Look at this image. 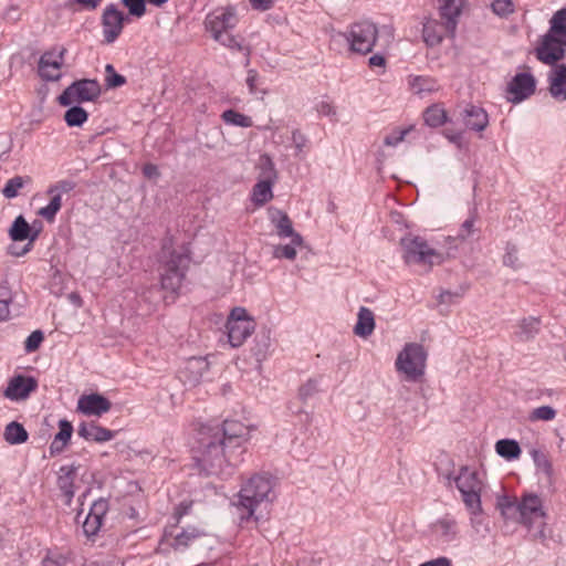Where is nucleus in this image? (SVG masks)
Returning a JSON list of instances; mask_svg holds the SVG:
<instances>
[{
    "label": "nucleus",
    "instance_id": "obj_1",
    "mask_svg": "<svg viewBox=\"0 0 566 566\" xmlns=\"http://www.w3.org/2000/svg\"><path fill=\"white\" fill-rule=\"evenodd\" d=\"M197 464L207 475H229L243 461L250 428L238 420L222 426L202 424L199 429Z\"/></svg>",
    "mask_w": 566,
    "mask_h": 566
},
{
    "label": "nucleus",
    "instance_id": "obj_2",
    "mask_svg": "<svg viewBox=\"0 0 566 566\" xmlns=\"http://www.w3.org/2000/svg\"><path fill=\"white\" fill-rule=\"evenodd\" d=\"M497 505L505 520L518 522L527 530H534L536 534L543 536L546 514L543 510L542 499L538 495L524 494L521 500L504 496Z\"/></svg>",
    "mask_w": 566,
    "mask_h": 566
},
{
    "label": "nucleus",
    "instance_id": "obj_3",
    "mask_svg": "<svg viewBox=\"0 0 566 566\" xmlns=\"http://www.w3.org/2000/svg\"><path fill=\"white\" fill-rule=\"evenodd\" d=\"M274 486L272 478L268 474H254L242 484L238 493V501L233 502L239 515V524L243 526L251 520L259 523L255 515L256 507L263 501H271L270 494Z\"/></svg>",
    "mask_w": 566,
    "mask_h": 566
},
{
    "label": "nucleus",
    "instance_id": "obj_4",
    "mask_svg": "<svg viewBox=\"0 0 566 566\" xmlns=\"http://www.w3.org/2000/svg\"><path fill=\"white\" fill-rule=\"evenodd\" d=\"M447 485L451 486L452 482L462 495V501L467 509L472 514H478L482 511L481 493L483 490V482L479 472L469 465H462L457 475L451 473L446 475Z\"/></svg>",
    "mask_w": 566,
    "mask_h": 566
},
{
    "label": "nucleus",
    "instance_id": "obj_5",
    "mask_svg": "<svg viewBox=\"0 0 566 566\" xmlns=\"http://www.w3.org/2000/svg\"><path fill=\"white\" fill-rule=\"evenodd\" d=\"M400 244L403 251L402 258L407 264L423 265L430 270L433 265H439L444 261L443 253L431 248L422 237L402 238Z\"/></svg>",
    "mask_w": 566,
    "mask_h": 566
},
{
    "label": "nucleus",
    "instance_id": "obj_6",
    "mask_svg": "<svg viewBox=\"0 0 566 566\" xmlns=\"http://www.w3.org/2000/svg\"><path fill=\"white\" fill-rule=\"evenodd\" d=\"M190 263V251L182 247L169 251L168 259L164 262L160 274L161 289L177 293L186 277Z\"/></svg>",
    "mask_w": 566,
    "mask_h": 566
},
{
    "label": "nucleus",
    "instance_id": "obj_7",
    "mask_svg": "<svg viewBox=\"0 0 566 566\" xmlns=\"http://www.w3.org/2000/svg\"><path fill=\"white\" fill-rule=\"evenodd\" d=\"M343 36L347 41L352 53L367 55L377 42L378 28L370 21H358L352 23L343 33Z\"/></svg>",
    "mask_w": 566,
    "mask_h": 566
},
{
    "label": "nucleus",
    "instance_id": "obj_8",
    "mask_svg": "<svg viewBox=\"0 0 566 566\" xmlns=\"http://www.w3.org/2000/svg\"><path fill=\"white\" fill-rule=\"evenodd\" d=\"M427 353L423 346L417 343H409L398 354L396 368L399 373L405 374L407 380L417 381L424 374Z\"/></svg>",
    "mask_w": 566,
    "mask_h": 566
},
{
    "label": "nucleus",
    "instance_id": "obj_9",
    "mask_svg": "<svg viewBox=\"0 0 566 566\" xmlns=\"http://www.w3.org/2000/svg\"><path fill=\"white\" fill-rule=\"evenodd\" d=\"M558 33L553 32V27L549 24L548 31L541 36L535 49L536 59L546 65H556L565 56L566 39Z\"/></svg>",
    "mask_w": 566,
    "mask_h": 566
},
{
    "label": "nucleus",
    "instance_id": "obj_10",
    "mask_svg": "<svg viewBox=\"0 0 566 566\" xmlns=\"http://www.w3.org/2000/svg\"><path fill=\"white\" fill-rule=\"evenodd\" d=\"M228 339L232 347H240L255 328L254 321L242 307L232 310L226 324Z\"/></svg>",
    "mask_w": 566,
    "mask_h": 566
},
{
    "label": "nucleus",
    "instance_id": "obj_11",
    "mask_svg": "<svg viewBox=\"0 0 566 566\" xmlns=\"http://www.w3.org/2000/svg\"><path fill=\"white\" fill-rule=\"evenodd\" d=\"M101 95V86L96 80H80L72 83L59 96V103L69 106L73 102H91Z\"/></svg>",
    "mask_w": 566,
    "mask_h": 566
},
{
    "label": "nucleus",
    "instance_id": "obj_12",
    "mask_svg": "<svg viewBox=\"0 0 566 566\" xmlns=\"http://www.w3.org/2000/svg\"><path fill=\"white\" fill-rule=\"evenodd\" d=\"M66 49L63 46H54L45 51L38 64L39 76L48 82L59 81L62 76V66Z\"/></svg>",
    "mask_w": 566,
    "mask_h": 566
},
{
    "label": "nucleus",
    "instance_id": "obj_13",
    "mask_svg": "<svg viewBox=\"0 0 566 566\" xmlns=\"http://www.w3.org/2000/svg\"><path fill=\"white\" fill-rule=\"evenodd\" d=\"M101 21L104 42L111 44L122 34L124 23L129 22V18L118 10L116 4L111 3L105 7Z\"/></svg>",
    "mask_w": 566,
    "mask_h": 566
},
{
    "label": "nucleus",
    "instance_id": "obj_14",
    "mask_svg": "<svg viewBox=\"0 0 566 566\" xmlns=\"http://www.w3.org/2000/svg\"><path fill=\"white\" fill-rule=\"evenodd\" d=\"M536 90V80L530 72H522L514 75L506 86V98L517 104L528 98Z\"/></svg>",
    "mask_w": 566,
    "mask_h": 566
},
{
    "label": "nucleus",
    "instance_id": "obj_15",
    "mask_svg": "<svg viewBox=\"0 0 566 566\" xmlns=\"http://www.w3.org/2000/svg\"><path fill=\"white\" fill-rule=\"evenodd\" d=\"M237 22L238 19L232 8L218 9L206 19L207 29L211 32L213 39H219L221 33L233 29Z\"/></svg>",
    "mask_w": 566,
    "mask_h": 566
},
{
    "label": "nucleus",
    "instance_id": "obj_16",
    "mask_svg": "<svg viewBox=\"0 0 566 566\" xmlns=\"http://www.w3.org/2000/svg\"><path fill=\"white\" fill-rule=\"evenodd\" d=\"M176 527L177 526L172 525L165 530L160 542L161 545L167 544L175 551H184L188 548L193 541L206 535L203 531L193 526L182 530L178 534H174Z\"/></svg>",
    "mask_w": 566,
    "mask_h": 566
},
{
    "label": "nucleus",
    "instance_id": "obj_17",
    "mask_svg": "<svg viewBox=\"0 0 566 566\" xmlns=\"http://www.w3.org/2000/svg\"><path fill=\"white\" fill-rule=\"evenodd\" d=\"M36 389L38 380L34 377L17 375L9 380L4 396L11 400H24Z\"/></svg>",
    "mask_w": 566,
    "mask_h": 566
},
{
    "label": "nucleus",
    "instance_id": "obj_18",
    "mask_svg": "<svg viewBox=\"0 0 566 566\" xmlns=\"http://www.w3.org/2000/svg\"><path fill=\"white\" fill-rule=\"evenodd\" d=\"M112 402L99 394L82 395L77 401V411L85 416H97L108 412Z\"/></svg>",
    "mask_w": 566,
    "mask_h": 566
},
{
    "label": "nucleus",
    "instance_id": "obj_19",
    "mask_svg": "<svg viewBox=\"0 0 566 566\" xmlns=\"http://www.w3.org/2000/svg\"><path fill=\"white\" fill-rule=\"evenodd\" d=\"M108 501L101 497L91 506L90 513L87 514L84 523L83 531L87 537H92L98 533L103 525V520L108 512Z\"/></svg>",
    "mask_w": 566,
    "mask_h": 566
},
{
    "label": "nucleus",
    "instance_id": "obj_20",
    "mask_svg": "<svg viewBox=\"0 0 566 566\" xmlns=\"http://www.w3.org/2000/svg\"><path fill=\"white\" fill-rule=\"evenodd\" d=\"M454 32L455 29H451L449 23L446 21L439 22L437 20H427L422 28V39L428 46L433 48L439 45L444 36H453Z\"/></svg>",
    "mask_w": 566,
    "mask_h": 566
},
{
    "label": "nucleus",
    "instance_id": "obj_21",
    "mask_svg": "<svg viewBox=\"0 0 566 566\" xmlns=\"http://www.w3.org/2000/svg\"><path fill=\"white\" fill-rule=\"evenodd\" d=\"M432 536L440 543H450L457 539L459 534L458 522L447 514L430 525Z\"/></svg>",
    "mask_w": 566,
    "mask_h": 566
},
{
    "label": "nucleus",
    "instance_id": "obj_22",
    "mask_svg": "<svg viewBox=\"0 0 566 566\" xmlns=\"http://www.w3.org/2000/svg\"><path fill=\"white\" fill-rule=\"evenodd\" d=\"M77 433L86 441L103 443L114 439L116 432L104 428L95 421L82 422L78 426Z\"/></svg>",
    "mask_w": 566,
    "mask_h": 566
},
{
    "label": "nucleus",
    "instance_id": "obj_23",
    "mask_svg": "<svg viewBox=\"0 0 566 566\" xmlns=\"http://www.w3.org/2000/svg\"><path fill=\"white\" fill-rule=\"evenodd\" d=\"M462 120L467 128L482 132L489 125L488 113L480 106L468 104L461 112Z\"/></svg>",
    "mask_w": 566,
    "mask_h": 566
},
{
    "label": "nucleus",
    "instance_id": "obj_24",
    "mask_svg": "<svg viewBox=\"0 0 566 566\" xmlns=\"http://www.w3.org/2000/svg\"><path fill=\"white\" fill-rule=\"evenodd\" d=\"M548 83L551 95L557 101H566V64L553 65Z\"/></svg>",
    "mask_w": 566,
    "mask_h": 566
},
{
    "label": "nucleus",
    "instance_id": "obj_25",
    "mask_svg": "<svg viewBox=\"0 0 566 566\" xmlns=\"http://www.w3.org/2000/svg\"><path fill=\"white\" fill-rule=\"evenodd\" d=\"M542 321L539 317H524L515 325L514 337L520 342L533 339L541 329Z\"/></svg>",
    "mask_w": 566,
    "mask_h": 566
},
{
    "label": "nucleus",
    "instance_id": "obj_26",
    "mask_svg": "<svg viewBox=\"0 0 566 566\" xmlns=\"http://www.w3.org/2000/svg\"><path fill=\"white\" fill-rule=\"evenodd\" d=\"M73 433V426L66 419L59 421V432L54 436L50 444V454L52 457L60 454L69 444Z\"/></svg>",
    "mask_w": 566,
    "mask_h": 566
},
{
    "label": "nucleus",
    "instance_id": "obj_27",
    "mask_svg": "<svg viewBox=\"0 0 566 566\" xmlns=\"http://www.w3.org/2000/svg\"><path fill=\"white\" fill-rule=\"evenodd\" d=\"M439 3L441 19L448 22L451 29H457L465 0H439Z\"/></svg>",
    "mask_w": 566,
    "mask_h": 566
},
{
    "label": "nucleus",
    "instance_id": "obj_28",
    "mask_svg": "<svg viewBox=\"0 0 566 566\" xmlns=\"http://www.w3.org/2000/svg\"><path fill=\"white\" fill-rule=\"evenodd\" d=\"M77 475L76 468L74 465H62L57 478V485L63 495L71 502L74 496V481Z\"/></svg>",
    "mask_w": 566,
    "mask_h": 566
},
{
    "label": "nucleus",
    "instance_id": "obj_29",
    "mask_svg": "<svg viewBox=\"0 0 566 566\" xmlns=\"http://www.w3.org/2000/svg\"><path fill=\"white\" fill-rule=\"evenodd\" d=\"M374 329H375L374 313L369 308L361 306L358 311L357 323L354 327L355 335L366 338L373 334Z\"/></svg>",
    "mask_w": 566,
    "mask_h": 566
},
{
    "label": "nucleus",
    "instance_id": "obj_30",
    "mask_svg": "<svg viewBox=\"0 0 566 566\" xmlns=\"http://www.w3.org/2000/svg\"><path fill=\"white\" fill-rule=\"evenodd\" d=\"M279 216L280 217L275 223L277 235L281 238H291L293 244L301 245L303 239L294 231L290 217L285 212L281 211H279Z\"/></svg>",
    "mask_w": 566,
    "mask_h": 566
},
{
    "label": "nucleus",
    "instance_id": "obj_31",
    "mask_svg": "<svg viewBox=\"0 0 566 566\" xmlns=\"http://www.w3.org/2000/svg\"><path fill=\"white\" fill-rule=\"evenodd\" d=\"M271 179H260L252 189V200L256 206H263L273 198Z\"/></svg>",
    "mask_w": 566,
    "mask_h": 566
},
{
    "label": "nucleus",
    "instance_id": "obj_32",
    "mask_svg": "<svg viewBox=\"0 0 566 566\" xmlns=\"http://www.w3.org/2000/svg\"><path fill=\"white\" fill-rule=\"evenodd\" d=\"M3 438L10 444H21L28 441L29 433L21 423L11 421L4 428Z\"/></svg>",
    "mask_w": 566,
    "mask_h": 566
},
{
    "label": "nucleus",
    "instance_id": "obj_33",
    "mask_svg": "<svg viewBox=\"0 0 566 566\" xmlns=\"http://www.w3.org/2000/svg\"><path fill=\"white\" fill-rule=\"evenodd\" d=\"M409 86L415 94L432 93L439 90L438 82L429 76H409Z\"/></svg>",
    "mask_w": 566,
    "mask_h": 566
},
{
    "label": "nucleus",
    "instance_id": "obj_34",
    "mask_svg": "<svg viewBox=\"0 0 566 566\" xmlns=\"http://www.w3.org/2000/svg\"><path fill=\"white\" fill-rule=\"evenodd\" d=\"M447 112L439 105L433 104L426 108L423 112L424 123L430 127H439L447 122Z\"/></svg>",
    "mask_w": 566,
    "mask_h": 566
},
{
    "label": "nucleus",
    "instance_id": "obj_35",
    "mask_svg": "<svg viewBox=\"0 0 566 566\" xmlns=\"http://www.w3.org/2000/svg\"><path fill=\"white\" fill-rule=\"evenodd\" d=\"M495 450L499 455L506 460L517 459L522 452L520 444L512 439H502L495 443Z\"/></svg>",
    "mask_w": 566,
    "mask_h": 566
},
{
    "label": "nucleus",
    "instance_id": "obj_36",
    "mask_svg": "<svg viewBox=\"0 0 566 566\" xmlns=\"http://www.w3.org/2000/svg\"><path fill=\"white\" fill-rule=\"evenodd\" d=\"M48 195L51 196V200L48 206L39 209L38 214L48 222H53L55 220L56 213L62 208V196L57 192Z\"/></svg>",
    "mask_w": 566,
    "mask_h": 566
},
{
    "label": "nucleus",
    "instance_id": "obj_37",
    "mask_svg": "<svg viewBox=\"0 0 566 566\" xmlns=\"http://www.w3.org/2000/svg\"><path fill=\"white\" fill-rule=\"evenodd\" d=\"M32 182V178L30 176H14L9 179L2 189V193L6 198L12 199L19 195L20 189H22L25 185H30Z\"/></svg>",
    "mask_w": 566,
    "mask_h": 566
},
{
    "label": "nucleus",
    "instance_id": "obj_38",
    "mask_svg": "<svg viewBox=\"0 0 566 566\" xmlns=\"http://www.w3.org/2000/svg\"><path fill=\"white\" fill-rule=\"evenodd\" d=\"M222 120L228 125L248 128L253 125L252 118L234 109H227L221 114Z\"/></svg>",
    "mask_w": 566,
    "mask_h": 566
},
{
    "label": "nucleus",
    "instance_id": "obj_39",
    "mask_svg": "<svg viewBox=\"0 0 566 566\" xmlns=\"http://www.w3.org/2000/svg\"><path fill=\"white\" fill-rule=\"evenodd\" d=\"M30 231L31 229L27 220L22 216H19L13 221L9 230V235L13 241H23L30 237Z\"/></svg>",
    "mask_w": 566,
    "mask_h": 566
},
{
    "label": "nucleus",
    "instance_id": "obj_40",
    "mask_svg": "<svg viewBox=\"0 0 566 566\" xmlns=\"http://www.w3.org/2000/svg\"><path fill=\"white\" fill-rule=\"evenodd\" d=\"M87 118V112L81 106H73L69 108L64 114V119L71 127L83 125Z\"/></svg>",
    "mask_w": 566,
    "mask_h": 566
},
{
    "label": "nucleus",
    "instance_id": "obj_41",
    "mask_svg": "<svg viewBox=\"0 0 566 566\" xmlns=\"http://www.w3.org/2000/svg\"><path fill=\"white\" fill-rule=\"evenodd\" d=\"M556 417V410L551 406H541L532 410L528 420L535 421H551Z\"/></svg>",
    "mask_w": 566,
    "mask_h": 566
},
{
    "label": "nucleus",
    "instance_id": "obj_42",
    "mask_svg": "<svg viewBox=\"0 0 566 566\" xmlns=\"http://www.w3.org/2000/svg\"><path fill=\"white\" fill-rule=\"evenodd\" d=\"M105 83L108 88H116L126 84V77L118 74L112 64L105 66Z\"/></svg>",
    "mask_w": 566,
    "mask_h": 566
},
{
    "label": "nucleus",
    "instance_id": "obj_43",
    "mask_svg": "<svg viewBox=\"0 0 566 566\" xmlns=\"http://www.w3.org/2000/svg\"><path fill=\"white\" fill-rule=\"evenodd\" d=\"M491 8L499 17H507L515 10V6L512 0H492Z\"/></svg>",
    "mask_w": 566,
    "mask_h": 566
},
{
    "label": "nucleus",
    "instance_id": "obj_44",
    "mask_svg": "<svg viewBox=\"0 0 566 566\" xmlns=\"http://www.w3.org/2000/svg\"><path fill=\"white\" fill-rule=\"evenodd\" d=\"M318 392V380L310 378L298 388V397L302 401H306Z\"/></svg>",
    "mask_w": 566,
    "mask_h": 566
},
{
    "label": "nucleus",
    "instance_id": "obj_45",
    "mask_svg": "<svg viewBox=\"0 0 566 566\" xmlns=\"http://www.w3.org/2000/svg\"><path fill=\"white\" fill-rule=\"evenodd\" d=\"M75 187H76L75 181L70 180V179H63V180H59L55 184L51 185L48 188L46 193L57 192L62 196L63 193H69L71 191H73L75 189Z\"/></svg>",
    "mask_w": 566,
    "mask_h": 566
},
{
    "label": "nucleus",
    "instance_id": "obj_46",
    "mask_svg": "<svg viewBox=\"0 0 566 566\" xmlns=\"http://www.w3.org/2000/svg\"><path fill=\"white\" fill-rule=\"evenodd\" d=\"M44 340V334L42 331H34L32 332L27 340L24 342V350L27 353H33L35 352L40 345L42 344V342Z\"/></svg>",
    "mask_w": 566,
    "mask_h": 566
},
{
    "label": "nucleus",
    "instance_id": "obj_47",
    "mask_svg": "<svg viewBox=\"0 0 566 566\" xmlns=\"http://www.w3.org/2000/svg\"><path fill=\"white\" fill-rule=\"evenodd\" d=\"M130 15L140 18L146 13L145 0H122Z\"/></svg>",
    "mask_w": 566,
    "mask_h": 566
},
{
    "label": "nucleus",
    "instance_id": "obj_48",
    "mask_svg": "<svg viewBox=\"0 0 566 566\" xmlns=\"http://www.w3.org/2000/svg\"><path fill=\"white\" fill-rule=\"evenodd\" d=\"M504 265L516 269L518 266L517 248L515 244L507 243L503 256Z\"/></svg>",
    "mask_w": 566,
    "mask_h": 566
},
{
    "label": "nucleus",
    "instance_id": "obj_49",
    "mask_svg": "<svg viewBox=\"0 0 566 566\" xmlns=\"http://www.w3.org/2000/svg\"><path fill=\"white\" fill-rule=\"evenodd\" d=\"M220 42L222 45L240 51L242 49L241 41L233 34L228 32L221 33L219 39H214Z\"/></svg>",
    "mask_w": 566,
    "mask_h": 566
},
{
    "label": "nucleus",
    "instance_id": "obj_50",
    "mask_svg": "<svg viewBox=\"0 0 566 566\" xmlns=\"http://www.w3.org/2000/svg\"><path fill=\"white\" fill-rule=\"evenodd\" d=\"M295 244L277 245L274 249L273 255L277 259L294 260L296 258Z\"/></svg>",
    "mask_w": 566,
    "mask_h": 566
},
{
    "label": "nucleus",
    "instance_id": "obj_51",
    "mask_svg": "<svg viewBox=\"0 0 566 566\" xmlns=\"http://www.w3.org/2000/svg\"><path fill=\"white\" fill-rule=\"evenodd\" d=\"M476 221V214L473 213L470 218H468L461 226V229L459 231V238L462 240L468 239L474 233V224Z\"/></svg>",
    "mask_w": 566,
    "mask_h": 566
},
{
    "label": "nucleus",
    "instance_id": "obj_52",
    "mask_svg": "<svg viewBox=\"0 0 566 566\" xmlns=\"http://www.w3.org/2000/svg\"><path fill=\"white\" fill-rule=\"evenodd\" d=\"M260 167L262 170V172H261L262 179H271L274 181V179L276 178V171L274 168V164L272 163V160L269 157H265V163H261Z\"/></svg>",
    "mask_w": 566,
    "mask_h": 566
},
{
    "label": "nucleus",
    "instance_id": "obj_53",
    "mask_svg": "<svg viewBox=\"0 0 566 566\" xmlns=\"http://www.w3.org/2000/svg\"><path fill=\"white\" fill-rule=\"evenodd\" d=\"M387 59L384 54L376 53L368 59V66L371 70L380 69L381 73L385 72Z\"/></svg>",
    "mask_w": 566,
    "mask_h": 566
},
{
    "label": "nucleus",
    "instance_id": "obj_54",
    "mask_svg": "<svg viewBox=\"0 0 566 566\" xmlns=\"http://www.w3.org/2000/svg\"><path fill=\"white\" fill-rule=\"evenodd\" d=\"M316 111L322 116L331 117V116H335V114H336L334 105L327 99H323L319 103H317Z\"/></svg>",
    "mask_w": 566,
    "mask_h": 566
},
{
    "label": "nucleus",
    "instance_id": "obj_55",
    "mask_svg": "<svg viewBox=\"0 0 566 566\" xmlns=\"http://www.w3.org/2000/svg\"><path fill=\"white\" fill-rule=\"evenodd\" d=\"M408 129L397 130L392 132L391 134L387 135L385 138V144L387 146H396L400 142L403 140L405 136L408 134Z\"/></svg>",
    "mask_w": 566,
    "mask_h": 566
},
{
    "label": "nucleus",
    "instance_id": "obj_56",
    "mask_svg": "<svg viewBox=\"0 0 566 566\" xmlns=\"http://www.w3.org/2000/svg\"><path fill=\"white\" fill-rule=\"evenodd\" d=\"M0 301L9 304L12 302V292L8 280H3L0 283Z\"/></svg>",
    "mask_w": 566,
    "mask_h": 566
},
{
    "label": "nucleus",
    "instance_id": "obj_57",
    "mask_svg": "<svg viewBox=\"0 0 566 566\" xmlns=\"http://www.w3.org/2000/svg\"><path fill=\"white\" fill-rule=\"evenodd\" d=\"M254 10L266 11L274 6L275 0H249Z\"/></svg>",
    "mask_w": 566,
    "mask_h": 566
},
{
    "label": "nucleus",
    "instance_id": "obj_58",
    "mask_svg": "<svg viewBox=\"0 0 566 566\" xmlns=\"http://www.w3.org/2000/svg\"><path fill=\"white\" fill-rule=\"evenodd\" d=\"M190 509V504H187L185 502L180 503L174 512V517L176 520L175 526H177L180 522V520L188 514Z\"/></svg>",
    "mask_w": 566,
    "mask_h": 566
},
{
    "label": "nucleus",
    "instance_id": "obj_59",
    "mask_svg": "<svg viewBox=\"0 0 566 566\" xmlns=\"http://www.w3.org/2000/svg\"><path fill=\"white\" fill-rule=\"evenodd\" d=\"M292 140L300 151L306 144V137L298 129H294L292 132Z\"/></svg>",
    "mask_w": 566,
    "mask_h": 566
},
{
    "label": "nucleus",
    "instance_id": "obj_60",
    "mask_svg": "<svg viewBox=\"0 0 566 566\" xmlns=\"http://www.w3.org/2000/svg\"><path fill=\"white\" fill-rule=\"evenodd\" d=\"M258 78H259V75L256 73V71L254 70H250L248 72V76H247V85L250 90L251 93H255L256 92V82H258Z\"/></svg>",
    "mask_w": 566,
    "mask_h": 566
},
{
    "label": "nucleus",
    "instance_id": "obj_61",
    "mask_svg": "<svg viewBox=\"0 0 566 566\" xmlns=\"http://www.w3.org/2000/svg\"><path fill=\"white\" fill-rule=\"evenodd\" d=\"M64 564H65V559L61 556H57V557L46 556L42 562L43 566H64Z\"/></svg>",
    "mask_w": 566,
    "mask_h": 566
},
{
    "label": "nucleus",
    "instance_id": "obj_62",
    "mask_svg": "<svg viewBox=\"0 0 566 566\" xmlns=\"http://www.w3.org/2000/svg\"><path fill=\"white\" fill-rule=\"evenodd\" d=\"M102 1L103 0H74L75 3L86 10H95Z\"/></svg>",
    "mask_w": 566,
    "mask_h": 566
},
{
    "label": "nucleus",
    "instance_id": "obj_63",
    "mask_svg": "<svg viewBox=\"0 0 566 566\" xmlns=\"http://www.w3.org/2000/svg\"><path fill=\"white\" fill-rule=\"evenodd\" d=\"M419 566H451V562L447 557H439V558L422 563Z\"/></svg>",
    "mask_w": 566,
    "mask_h": 566
},
{
    "label": "nucleus",
    "instance_id": "obj_64",
    "mask_svg": "<svg viewBox=\"0 0 566 566\" xmlns=\"http://www.w3.org/2000/svg\"><path fill=\"white\" fill-rule=\"evenodd\" d=\"M143 174L147 178L157 177L159 175L158 168L154 164H146L143 167Z\"/></svg>",
    "mask_w": 566,
    "mask_h": 566
}]
</instances>
